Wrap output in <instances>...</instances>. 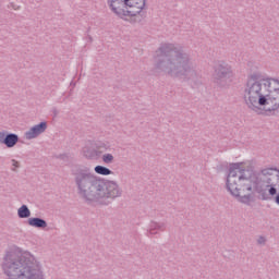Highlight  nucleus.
Instances as JSON below:
<instances>
[{"mask_svg": "<svg viewBox=\"0 0 279 279\" xmlns=\"http://www.w3.org/2000/svg\"><path fill=\"white\" fill-rule=\"evenodd\" d=\"M263 182L271 197L278 195L279 171L276 168H264L258 174L244 170L241 163H233L227 178V191L242 204L254 202V191Z\"/></svg>", "mask_w": 279, "mask_h": 279, "instance_id": "1", "label": "nucleus"}, {"mask_svg": "<svg viewBox=\"0 0 279 279\" xmlns=\"http://www.w3.org/2000/svg\"><path fill=\"white\" fill-rule=\"evenodd\" d=\"M244 101L264 112H274L279 109V81L263 78L262 73L251 74L244 90Z\"/></svg>", "mask_w": 279, "mask_h": 279, "instance_id": "2", "label": "nucleus"}, {"mask_svg": "<svg viewBox=\"0 0 279 279\" xmlns=\"http://www.w3.org/2000/svg\"><path fill=\"white\" fill-rule=\"evenodd\" d=\"M2 269L8 279H45L38 262L28 255L8 254Z\"/></svg>", "mask_w": 279, "mask_h": 279, "instance_id": "3", "label": "nucleus"}, {"mask_svg": "<svg viewBox=\"0 0 279 279\" xmlns=\"http://www.w3.org/2000/svg\"><path fill=\"white\" fill-rule=\"evenodd\" d=\"M107 3L120 19L136 16L145 10V0H107Z\"/></svg>", "mask_w": 279, "mask_h": 279, "instance_id": "4", "label": "nucleus"}, {"mask_svg": "<svg viewBox=\"0 0 279 279\" xmlns=\"http://www.w3.org/2000/svg\"><path fill=\"white\" fill-rule=\"evenodd\" d=\"M45 130H47V122H41L40 124L33 126L28 132H26V138H36V136H40Z\"/></svg>", "mask_w": 279, "mask_h": 279, "instance_id": "5", "label": "nucleus"}, {"mask_svg": "<svg viewBox=\"0 0 279 279\" xmlns=\"http://www.w3.org/2000/svg\"><path fill=\"white\" fill-rule=\"evenodd\" d=\"M106 191H107V197H119L121 195V191L119 190V185L114 182H109L106 185Z\"/></svg>", "mask_w": 279, "mask_h": 279, "instance_id": "6", "label": "nucleus"}, {"mask_svg": "<svg viewBox=\"0 0 279 279\" xmlns=\"http://www.w3.org/2000/svg\"><path fill=\"white\" fill-rule=\"evenodd\" d=\"M28 225L33 228H47V222L40 218H29Z\"/></svg>", "mask_w": 279, "mask_h": 279, "instance_id": "7", "label": "nucleus"}, {"mask_svg": "<svg viewBox=\"0 0 279 279\" xmlns=\"http://www.w3.org/2000/svg\"><path fill=\"white\" fill-rule=\"evenodd\" d=\"M16 143H19V136L16 134L7 135L4 140V145H7V147H14Z\"/></svg>", "mask_w": 279, "mask_h": 279, "instance_id": "8", "label": "nucleus"}, {"mask_svg": "<svg viewBox=\"0 0 279 279\" xmlns=\"http://www.w3.org/2000/svg\"><path fill=\"white\" fill-rule=\"evenodd\" d=\"M17 215L20 219H27L32 213L29 211V208H27L25 205H23L21 208L17 210Z\"/></svg>", "mask_w": 279, "mask_h": 279, "instance_id": "9", "label": "nucleus"}, {"mask_svg": "<svg viewBox=\"0 0 279 279\" xmlns=\"http://www.w3.org/2000/svg\"><path fill=\"white\" fill-rule=\"evenodd\" d=\"M77 184L81 191H86L84 189H86V186H90L92 182L88 177H83L80 181H77Z\"/></svg>", "mask_w": 279, "mask_h": 279, "instance_id": "10", "label": "nucleus"}, {"mask_svg": "<svg viewBox=\"0 0 279 279\" xmlns=\"http://www.w3.org/2000/svg\"><path fill=\"white\" fill-rule=\"evenodd\" d=\"M95 171L99 175H110V173H112V171H110V169L102 167V166H96Z\"/></svg>", "mask_w": 279, "mask_h": 279, "instance_id": "11", "label": "nucleus"}, {"mask_svg": "<svg viewBox=\"0 0 279 279\" xmlns=\"http://www.w3.org/2000/svg\"><path fill=\"white\" fill-rule=\"evenodd\" d=\"M102 160H104V162L110 163V162H112V160H114V157L110 154H106L102 156Z\"/></svg>", "mask_w": 279, "mask_h": 279, "instance_id": "12", "label": "nucleus"}, {"mask_svg": "<svg viewBox=\"0 0 279 279\" xmlns=\"http://www.w3.org/2000/svg\"><path fill=\"white\" fill-rule=\"evenodd\" d=\"M11 162H12V167H13L12 170H13V171H16V169H19V167H20L19 161H16V160L13 159Z\"/></svg>", "mask_w": 279, "mask_h": 279, "instance_id": "13", "label": "nucleus"}, {"mask_svg": "<svg viewBox=\"0 0 279 279\" xmlns=\"http://www.w3.org/2000/svg\"><path fill=\"white\" fill-rule=\"evenodd\" d=\"M8 135H5L4 132H0V143H3V145L5 144V138Z\"/></svg>", "mask_w": 279, "mask_h": 279, "instance_id": "14", "label": "nucleus"}, {"mask_svg": "<svg viewBox=\"0 0 279 279\" xmlns=\"http://www.w3.org/2000/svg\"><path fill=\"white\" fill-rule=\"evenodd\" d=\"M218 74H221V75H223L225 73H226V68H223V66H220V68H218Z\"/></svg>", "mask_w": 279, "mask_h": 279, "instance_id": "15", "label": "nucleus"}, {"mask_svg": "<svg viewBox=\"0 0 279 279\" xmlns=\"http://www.w3.org/2000/svg\"><path fill=\"white\" fill-rule=\"evenodd\" d=\"M275 202H276V204L279 206V193L276 195Z\"/></svg>", "mask_w": 279, "mask_h": 279, "instance_id": "16", "label": "nucleus"}, {"mask_svg": "<svg viewBox=\"0 0 279 279\" xmlns=\"http://www.w3.org/2000/svg\"><path fill=\"white\" fill-rule=\"evenodd\" d=\"M264 242H265V238H259V239H258V243H259V244H263Z\"/></svg>", "mask_w": 279, "mask_h": 279, "instance_id": "17", "label": "nucleus"}]
</instances>
